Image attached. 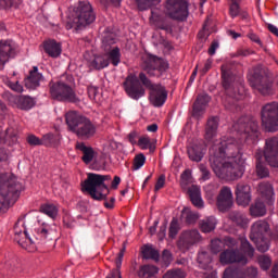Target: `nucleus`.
<instances>
[{
    "label": "nucleus",
    "instance_id": "nucleus-47",
    "mask_svg": "<svg viewBox=\"0 0 278 278\" xmlns=\"http://www.w3.org/2000/svg\"><path fill=\"white\" fill-rule=\"evenodd\" d=\"M109 60L113 66L121 64V49L118 47L109 52Z\"/></svg>",
    "mask_w": 278,
    "mask_h": 278
},
{
    "label": "nucleus",
    "instance_id": "nucleus-8",
    "mask_svg": "<svg viewBox=\"0 0 278 278\" xmlns=\"http://www.w3.org/2000/svg\"><path fill=\"white\" fill-rule=\"evenodd\" d=\"M211 168L218 179L236 181L244 175V160L241 157L239 161L237 159L235 161H225L224 163L213 161Z\"/></svg>",
    "mask_w": 278,
    "mask_h": 278
},
{
    "label": "nucleus",
    "instance_id": "nucleus-17",
    "mask_svg": "<svg viewBox=\"0 0 278 278\" xmlns=\"http://www.w3.org/2000/svg\"><path fill=\"white\" fill-rule=\"evenodd\" d=\"M219 263L222 266H228L229 264H247V256H244L238 248L226 249L219 254Z\"/></svg>",
    "mask_w": 278,
    "mask_h": 278
},
{
    "label": "nucleus",
    "instance_id": "nucleus-18",
    "mask_svg": "<svg viewBox=\"0 0 278 278\" xmlns=\"http://www.w3.org/2000/svg\"><path fill=\"white\" fill-rule=\"evenodd\" d=\"M11 58H16V43L12 40H0V71L5 68Z\"/></svg>",
    "mask_w": 278,
    "mask_h": 278
},
{
    "label": "nucleus",
    "instance_id": "nucleus-11",
    "mask_svg": "<svg viewBox=\"0 0 278 278\" xmlns=\"http://www.w3.org/2000/svg\"><path fill=\"white\" fill-rule=\"evenodd\" d=\"M235 129L238 134L244 136L248 144H257V142H260V136H262V132L260 131V124H257V122L247 121V118L241 117L238 119Z\"/></svg>",
    "mask_w": 278,
    "mask_h": 278
},
{
    "label": "nucleus",
    "instance_id": "nucleus-56",
    "mask_svg": "<svg viewBox=\"0 0 278 278\" xmlns=\"http://www.w3.org/2000/svg\"><path fill=\"white\" fill-rule=\"evenodd\" d=\"M224 247H228V249H238V239L233 237H224Z\"/></svg>",
    "mask_w": 278,
    "mask_h": 278
},
{
    "label": "nucleus",
    "instance_id": "nucleus-55",
    "mask_svg": "<svg viewBox=\"0 0 278 278\" xmlns=\"http://www.w3.org/2000/svg\"><path fill=\"white\" fill-rule=\"evenodd\" d=\"M198 262L199 264H203L204 266H207V264H212V256L207 252H200L198 254Z\"/></svg>",
    "mask_w": 278,
    "mask_h": 278
},
{
    "label": "nucleus",
    "instance_id": "nucleus-64",
    "mask_svg": "<svg viewBox=\"0 0 278 278\" xmlns=\"http://www.w3.org/2000/svg\"><path fill=\"white\" fill-rule=\"evenodd\" d=\"M7 86H9V88H11V90H13L14 92H23V86L18 84V81L16 83H12V81H8Z\"/></svg>",
    "mask_w": 278,
    "mask_h": 278
},
{
    "label": "nucleus",
    "instance_id": "nucleus-27",
    "mask_svg": "<svg viewBox=\"0 0 278 278\" xmlns=\"http://www.w3.org/2000/svg\"><path fill=\"white\" fill-rule=\"evenodd\" d=\"M10 100L14 101L18 110H31L36 102L29 96H10Z\"/></svg>",
    "mask_w": 278,
    "mask_h": 278
},
{
    "label": "nucleus",
    "instance_id": "nucleus-15",
    "mask_svg": "<svg viewBox=\"0 0 278 278\" xmlns=\"http://www.w3.org/2000/svg\"><path fill=\"white\" fill-rule=\"evenodd\" d=\"M199 242H201V233L197 229H191L181 232L177 247L179 251L186 253V251H190V249H192L194 244H199Z\"/></svg>",
    "mask_w": 278,
    "mask_h": 278
},
{
    "label": "nucleus",
    "instance_id": "nucleus-44",
    "mask_svg": "<svg viewBox=\"0 0 278 278\" xmlns=\"http://www.w3.org/2000/svg\"><path fill=\"white\" fill-rule=\"evenodd\" d=\"M252 242H254V244H256V249H257V251H260V253H266V251H268V249H270V240H268L267 237H263L262 239L252 240Z\"/></svg>",
    "mask_w": 278,
    "mask_h": 278
},
{
    "label": "nucleus",
    "instance_id": "nucleus-42",
    "mask_svg": "<svg viewBox=\"0 0 278 278\" xmlns=\"http://www.w3.org/2000/svg\"><path fill=\"white\" fill-rule=\"evenodd\" d=\"M200 229L203 233H210L216 229V222L213 218H206L200 222Z\"/></svg>",
    "mask_w": 278,
    "mask_h": 278
},
{
    "label": "nucleus",
    "instance_id": "nucleus-45",
    "mask_svg": "<svg viewBox=\"0 0 278 278\" xmlns=\"http://www.w3.org/2000/svg\"><path fill=\"white\" fill-rule=\"evenodd\" d=\"M241 251L247 257H253L255 255V248L247 239H241Z\"/></svg>",
    "mask_w": 278,
    "mask_h": 278
},
{
    "label": "nucleus",
    "instance_id": "nucleus-3",
    "mask_svg": "<svg viewBox=\"0 0 278 278\" xmlns=\"http://www.w3.org/2000/svg\"><path fill=\"white\" fill-rule=\"evenodd\" d=\"M65 123L68 131L77 136L79 140H90L97 134V126L90 118L80 115L77 111H70L65 114Z\"/></svg>",
    "mask_w": 278,
    "mask_h": 278
},
{
    "label": "nucleus",
    "instance_id": "nucleus-16",
    "mask_svg": "<svg viewBox=\"0 0 278 278\" xmlns=\"http://www.w3.org/2000/svg\"><path fill=\"white\" fill-rule=\"evenodd\" d=\"M265 162L273 168H278V137L266 139L264 147Z\"/></svg>",
    "mask_w": 278,
    "mask_h": 278
},
{
    "label": "nucleus",
    "instance_id": "nucleus-58",
    "mask_svg": "<svg viewBox=\"0 0 278 278\" xmlns=\"http://www.w3.org/2000/svg\"><path fill=\"white\" fill-rule=\"evenodd\" d=\"M229 12L232 18H236V16L240 14V4H238L236 0H232V3L230 4V8H229Z\"/></svg>",
    "mask_w": 278,
    "mask_h": 278
},
{
    "label": "nucleus",
    "instance_id": "nucleus-12",
    "mask_svg": "<svg viewBox=\"0 0 278 278\" xmlns=\"http://www.w3.org/2000/svg\"><path fill=\"white\" fill-rule=\"evenodd\" d=\"M261 121L266 131H278V102H268L262 106Z\"/></svg>",
    "mask_w": 278,
    "mask_h": 278
},
{
    "label": "nucleus",
    "instance_id": "nucleus-36",
    "mask_svg": "<svg viewBox=\"0 0 278 278\" xmlns=\"http://www.w3.org/2000/svg\"><path fill=\"white\" fill-rule=\"evenodd\" d=\"M247 274H244V270L240 267H227L224 273L222 278H245Z\"/></svg>",
    "mask_w": 278,
    "mask_h": 278
},
{
    "label": "nucleus",
    "instance_id": "nucleus-34",
    "mask_svg": "<svg viewBox=\"0 0 278 278\" xmlns=\"http://www.w3.org/2000/svg\"><path fill=\"white\" fill-rule=\"evenodd\" d=\"M141 253L143 260H153V262H160V251L155 250L153 245H143Z\"/></svg>",
    "mask_w": 278,
    "mask_h": 278
},
{
    "label": "nucleus",
    "instance_id": "nucleus-31",
    "mask_svg": "<svg viewBox=\"0 0 278 278\" xmlns=\"http://www.w3.org/2000/svg\"><path fill=\"white\" fill-rule=\"evenodd\" d=\"M187 153L191 162H201V160H203V156L205 155V152H203V147L199 144H192L191 147H188Z\"/></svg>",
    "mask_w": 278,
    "mask_h": 278
},
{
    "label": "nucleus",
    "instance_id": "nucleus-22",
    "mask_svg": "<svg viewBox=\"0 0 278 278\" xmlns=\"http://www.w3.org/2000/svg\"><path fill=\"white\" fill-rule=\"evenodd\" d=\"M268 231H270V225L266 220H257L251 227L250 240L266 238Z\"/></svg>",
    "mask_w": 278,
    "mask_h": 278
},
{
    "label": "nucleus",
    "instance_id": "nucleus-1",
    "mask_svg": "<svg viewBox=\"0 0 278 278\" xmlns=\"http://www.w3.org/2000/svg\"><path fill=\"white\" fill-rule=\"evenodd\" d=\"M169 67L170 65L168 64V61L151 53L147 54V58L141 64L143 72L139 73V79L142 86L150 90L149 101L154 108H162V105L166 103L168 91L162 84H153L149 77L160 78Z\"/></svg>",
    "mask_w": 278,
    "mask_h": 278
},
{
    "label": "nucleus",
    "instance_id": "nucleus-25",
    "mask_svg": "<svg viewBox=\"0 0 278 278\" xmlns=\"http://www.w3.org/2000/svg\"><path fill=\"white\" fill-rule=\"evenodd\" d=\"M43 51L49 58H60L62 55V45L55 39H49L43 41Z\"/></svg>",
    "mask_w": 278,
    "mask_h": 278
},
{
    "label": "nucleus",
    "instance_id": "nucleus-24",
    "mask_svg": "<svg viewBox=\"0 0 278 278\" xmlns=\"http://www.w3.org/2000/svg\"><path fill=\"white\" fill-rule=\"evenodd\" d=\"M76 151L83 152L81 161L84 164H90L94 161V155H97V152H94V149L90 146H86V142L84 141H77L75 144Z\"/></svg>",
    "mask_w": 278,
    "mask_h": 278
},
{
    "label": "nucleus",
    "instance_id": "nucleus-32",
    "mask_svg": "<svg viewBox=\"0 0 278 278\" xmlns=\"http://www.w3.org/2000/svg\"><path fill=\"white\" fill-rule=\"evenodd\" d=\"M250 214L254 218L266 216V204L262 200H255L250 206Z\"/></svg>",
    "mask_w": 278,
    "mask_h": 278
},
{
    "label": "nucleus",
    "instance_id": "nucleus-37",
    "mask_svg": "<svg viewBox=\"0 0 278 278\" xmlns=\"http://www.w3.org/2000/svg\"><path fill=\"white\" fill-rule=\"evenodd\" d=\"M181 217L185 218L186 225H197V220H199L200 215L197 212H192L190 208L185 207L181 211Z\"/></svg>",
    "mask_w": 278,
    "mask_h": 278
},
{
    "label": "nucleus",
    "instance_id": "nucleus-60",
    "mask_svg": "<svg viewBox=\"0 0 278 278\" xmlns=\"http://www.w3.org/2000/svg\"><path fill=\"white\" fill-rule=\"evenodd\" d=\"M116 42V38L114 34L105 35L102 38V45L103 47H110L111 45H114Z\"/></svg>",
    "mask_w": 278,
    "mask_h": 278
},
{
    "label": "nucleus",
    "instance_id": "nucleus-43",
    "mask_svg": "<svg viewBox=\"0 0 278 278\" xmlns=\"http://www.w3.org/2000/svg\"><path fill=\"white\" fill-rule=\"evenodd\" d=\"M15 242L22 247V249H27L29 244H34V241H31V238H29V235H27V230H24V232L21 236L14 237Z\"/></svg>",
    "mask_w": 278,
    "mask_h": 278
},
{
    "label": "nucleus",
    "instance_id": "nucleus-49",
    "mask_svg": "<svg viewBox=\"0 0 278 278\" xmlns=\"http://www.w3.org/2000/svg\"><path fill=\"white\" fill-rule=\"evenodd\" d=\"M223 249H225V243L223 240L214 239L211 241V253H213V255H218Z\"/></svg>",
    "mask_w": 278,
    "mask_h": 278
},
{
    "label": "nucleus",
    "instance_id": "nucleus-13",
    "mask_svg": "<svg viewBox=\"0 0 278 278\" xmlns=\"http://www.w3.org/2000/svg\"><path fill=\"white\" fill-rule=\"evenodd\" d=\"M165 10L166 16L179 23L188 21V16H190L188 1L186 0H166Z\"/></svg>",
    "mask_w": 278,
    "mask_h": 278
},
{
    "label": "nucleus",
    "instance_id": "nucleus-10",
    "mask_svg": "<svg viewBox=\"0 0 278 278\" xmlns=\"http://www.w3.org/2000/svg\"><path fill=\"white\" fill-rule=\"evenodd\" d=\"M220 71L222 87L227 96L224 100V108L229 112H238V110H240V106L238 105V99H236V88L233 87V81H236V77L227 65H222Z\"/></svg>",
    "mask_w": 278,
    "mask_h": 278
},
{
    "label": "nucleus",
    "instance_id": "nucleus-7",
    "mask_svg": "<svg viewBox=\"0 0 278 278\" xmlns=\"http://www.w3.org/2000/svg\"><path fill=\"white\" fill-rule=\"evenodd\" d=\"M23 185L16 180L14 175L4 173L0 174V213L3 205H14L21 197Z\"/></svg>",
    "mask_w": 278,
    "mask_h": 278
},
{
    "label": "nucleus",
    "instance_id": "nucleus-21",
    "mask_svg": "<svg viewBox=\"0 0 278 278\" xmlns=\"http://www.w3.org/2000/svg\"><path fill=\"white\" fill-rule=\"evenodd\" d=\"M212 101V98L207 93L199 94L193 103L192 116L200 121V118L205 114V108L207 103Z\"/></svg>",
    "mask_w": 278,
    "mask_h": 278
},
{
    "label": "nucleus",
    "instance_id": "nucleus-33",
    "mask_svg": "<svg viewBox=\"0 0 278 278\" xmlns=\"http://www.w3.org/2000/svg\"><path fill=\"white\" fill-rule=\"evenodd\" d=\"M228 218L235 223V225H238V227H247V225H249V218H247V215L239 211H231L228 214Z\"/></svg>",
    "mask_w": 278,
    "mask_h": 278
},
{
    "label": "nucleus",
    "instance_id": "nucleus-46",
    "mask_svg": "<svg viewBox=\"0 0 278 278\" xmlns=\"http://www.w3.org/2000/svg\"><path fill=\"white\" fill-rule=\"evenodd\" d=\"M40 212L46 214L50 218H55L58 216V207L53 204H43L40 206Z\"/></svg>",
    "mask_w": 278,
    "mask_h": 278
},
{
    "label": "nucleus",
    "instance_id": "nucleus-48",
    "mask_svg": "<svg viewBox=\"0 0 278 278\" xmlns=\"http://www.w3.org/2000/svg\"><path fill=\"white\" fill-rule=\"evenodd\" d=\"M179 220L174 217L169 224L168 237L172 240H175V238H177V233H179Z\"/></svg>",
    "mask_w": 278,
    "mask_h": 278
},
{
    "label": "nucleus",
    "instance_id": "nucleus-35",
    "mask_svg": "<svg viewBox=\"0 0 278 278\" xmlns=\"http://www.w3.org/2000/svg\"><path fill=\"white\" fill-rule=\"evenodd\" d=\"M160 273V269L155 265H143L138 271L139 278H151L155 277Z\"/></svg>",
    "mask_w": 278,
    "mask_h": 278
},
{
    "label": "nucleus",
    "instance_id": "nucleus-23",
    "mask_svg": "<svg viewBox=\"0 0 278 278\" xmlns=\"http://www.w3.org/2000/svg\"><path fill=\"white\" fill-rule=\"evenodd\" d=\"M42 74L38 72V66H34L33 70L29 71V75L24 79V86L28 90H36V88L40 87V81H42Z\"/></svg>",
    "mask_w": 278,
    "mask_h": 278
},
{
    "label": "nucleus",
    "instance_id": "nucleus-59",
    "mask_svg": "<svg viewBox=\"0 0 278 278\" xmlns=\"http://www.w3.org/2000/svg\"><path fill=\"white\" fill-rule=\"evenodd\" d=\"M161 258L165 266H168L170 262H173V253H170L168 250H163Z\"/></svg>",
    "mask_w": 278,
    "mask_h": 278
},
{
    "label": "nucleus",
    "instance_id": "nucleus-30",
    "mask_svg": "<svg viewBox=\"0 0 278 278\" xmlns=\"http://www.w3.org/2000/svg\"><path fill=\"white\" fill-rule=\"evenodd\" d=\"M258 192L262 199H265L267 203H273V201H275V191L273 190V185L269 182H261L258 185Z\"/></svg>",
    "mask_w": 278,
    "mask_h": 278
},
{
    "label": "nucleus",
    "instance_id": "nucleus-26",
    "mask_svg": "<svg viewBox=\"0 0 278 278\" xmlns=\"http://www.w3.org/2000/svg\"><path fill=\"white\" fill-rule=\"evenodd\" d=\"M0 142L2 144H9V147L16 144L18 142V130L9 127L5 131H0Z\"/></svg>",
    "mask_w": 278,
    "mask_h": 278
},
{
    "label": "nucleus",
    "instance_id": "nucleus-9",
    "mask_svg": "<svg viewBox=\"0 0 278 278\" xmlns=\"http://www.w3.org/2000/svg\"><path fill=\"white\" fill-rule=\"evenodd\" d=\"M249 84L253 90H256L263 97L275 94V83L273 81L270 71L266 67L254 68L253 74L249 78Z\"/></svg>",
    "mask_w": 278,
    "mask_h": 278
},
{
    "label": "nucleus",
    "instance_id": "nucleus-50",
    "mask_svg": "<svg viewBox=\"0 0 278 278\" xmlns=\"http://www.w3.org/2000/svg\"><path fill=\"white\" fill-rule=\"evenodd\" d=\"M23 220H25V215L20 217L14 225V238L27 231V229L25 228V223Z\"/></svg>",
    "mask_w": 278,
    "mask_h": 278
},
{
    "label": "nucleus",
    "instance_id": "nucleus-2",
    "mask_svg": "<svg viewBox=\"0 0 278 278\" xmlns=\"http://www.w3.org/2000/svg\"><path fill=\"white\" fill-rule=\"evenodd\" d=\"M210 165L214 166V162L217 164H225L227 162L236 161L240 162L242 157V152H240V146L236 143L233 139L222 140L217 143H214L210 149Z\"/></svg>",
    "mask_w": 278,
    "mask_h": 278
},
{
    "label": "nucleus",
    "instance_id": "nucleus-14",
    "mask_svg": "<svg viewBox=\"0 0 278 278\" xmlns=\"http://www.w3.org/2000/svg\"><path fill=\"white\" fill-rule=\"evenodd\" d=\"M123 87L127 97L134 99V101L142 99L147 94L144 85L140 81V76H136V74H129L123 83Z\"/></svg>",
    "mask_w": 278,
    "mask_h": 278
},
{
    "label": "nucleus",
    "instance_id": "nucleus-40",
    "mask_svg": "<svg viewBox=\"0 0 278 278\" xmlns=\"http://www.w3.org/2000/svg\"><path fill=\"white\" fill-rule=\"evenodd\" d=\"M256 175L260 179H266V177L270 176V170L266 163L262 162L260 157L256 159Z\"/></svg>",
    "mask_w": 278,
    "mask_h": 278
},
{
    "label": "nucleus",
    "instance_id": "nucleus-62",
    "mask_svg": "<svg viewBox=\"0 0 278 278\" xmlns=\"http://www.w3.org/2000/svg\"><path fill=\"white\" fill-rule=\"evenodd\" d=\"M150 142H151V139L149 137H141L138 140V147H140V149L147 150L149 149Z\"/></svg>",
    "mask_w": 278,
    "mask_h": 278
},
{
    "label": "nucleus",
    "instance_id": "nucleus-41",
    "mask_svg": "<svg viewBox=\"0 0 278 278\" xmlns=\"http://www.w3.org/2000/svg\"><path fill=\"white\" fill-rule=\"evenodd\" d=\"M60 135H53L51 132L42 136L45 147H58L60 144Z\"/></svg>",
    "mask_w": 278,
    "mask_h": 278
},
{
    "label": "nucleus",
    "instance_id": "nucleus-4",
    "mask_svg": "<svg viewBox=\"0 0 278 278\" xmlns=\"http://www.w3.org/2000/svg\"><path fill=\"white\" fill-rule=\"evenodd\" d=\"M97 21V14L92 9V4L88 1H79L78 5L67 15L65 27L66 29H76L79 31L86 29L88 25Z\"/></svg>",
    "mask_w": 278,
    "mask_h": 278
},
{
    "label": "nucleus",
    "instance_id": "nucleus-52",
    "mask_svg": "<svg viewBox=\"0 0 278 278\" xmlns=\"http://www.w3.org/2000/svg\"><path fill=\"white\" fill-rule=\"evenodd\" d=\"M21 0H0L1 10H10V8H18Z\"/></svg>",
    "mask_w": 278,
    "mask_h": 278
},
{
    "label": "nucleus",
    "instance_id": "nucleus-63",
    "mask_svg": "<svg viewBox=\"0 0 278 278\" xmlns=\"http://www.w3.org/2000/svg\"><path fill=\"white\" fill-rule=\"evenodd\" d=\"M167 226H168V222H165L162 224V226L160 227V230L157 232V238L159 240H164V238H166V229H167Z\"/></svg>",
    "mask_w": 278,
    "mask_h": 278
},
{
    "label": "nucleus",
    "instance_id": "nucleus-29",
    "mask_svg": "<svg viewBox=\"0 0 278 278\" xmlns=\"http://www.w3.org/2000/svg\"><path fill=\"white\" fill-rule=\"evenodd\" d=\"M190 201L194 207L201 210L203 207V199L201 198V189L197 185H192L188 189Z\"/></svg>",
    "mask_w": 278,
    "mask_h": 278
},
{
    "label": "nucleus",
    "instance_id": "nucleus-61",
    "mask_svg": "<svg viewBox=\"0 0 278 278\" xmlns=\"http://www.w3.org/2000/svg\"><path fill=\"white\" fill-rule=\"evenodd\" d=\"M37 233L43 239H47L49 236V225L42 224L39 228H37Z\"/></svg>",
    "mask_w": 278,
    "mask_h": 278
},
{
    "label": "nucleus",
    "instance_id": "nucleus-38",
    "mask_svg": "<svg viewBox=\"0 0 278 278\" xmlns=\"http://www.w3.org/2000/svg\"><path fill=\"white\" fill-rule=\"evenodd\" d=\"M135 3L139 12H144L151 10V8H155V5H160L162 0H135Z\"/></svg>",
    "mask_w": 278,
    "mask_h": 278
},
{
    "label": "nucleus",
    "instance_id": "nucleus-51",
    "mask_svg": "<svg viewBox=\"0 0 278 278\" xmlns=\"http://www.w3.org/2000/svg\"><path fill=\"white\" fill-rule=\"evenodd\" d=\"M258 266L262 270H268L273 266V260L268 255L258 256Z\"/></svg>",
    "mask_w": 278,
    "mask_h": 278
},
{
    "label": "nucleus",
    "instance_id": "nucleus-28",
    "mask_svg": "<svg viewBox=\"0 0 278 278\" xmlns=\"http://www.w3.org/2000/svg\"><path fill=\"white\" fill-rule=\"evenodd\" d=\"M216 134H218V117H211L205 125L204 138L210 142L216 138Z\"/></svg>",
    "mask_w": 278,
    "mask_h": 278
},
{
    "label": "nucleus",
    "instance_id": "nucleus-57",
    "mask_svg": "<svg viewBox=\"0 0 278 278\" xmlns=\"http://www.w3.org/2000/svg\"><path fill=\"white\" fill-rule=\"evenodd\" d=\"M26 140L30 147H41L43 144L42 138L40 139L36 135H28Z\"/></svg>",
    "mask_w": 278,
    "mask_h": 278
},
{
    "label": "nucleus",
    "instance_id": "nucleus-19",
    "mask_svg": "<svg viewBox=\"0 0 278 278\" xmlns=\"http://www.w3.org/2000/svg\"><path fill=\"white\" fill-rule=\"evenodd\" d=\"M217 210L220 212H229L230 207H233V193H231V188L223 187L219 190L216 200Z\"/></svg>",
    "mask_w": 278,
    "mask_h": 278
},
{
    "label": "nucleus",
    "instance_id": "nucleus-6",
    "mask_svg": "<svg viewBox=\"0 0 278 278\" xmlns=\"http://www.w3.org/2000/svg\"><path fill=\"white\" fill-rule=\"evenodd\" d=\"M66 79V80H64ZM73 76L63 75V79L59 81L51 80L49 83V92L53 101H61L62 103H79V97L73 89Z\"/></svg>",
    "mask_w": 278,
    "mask_h": 278
},
{
    "label": "nucleus",
    "instance_id": "nucleus-54",
    "mask_svg": "<svg viewBox=\"0 0 278 278\" xmlns=\"http://www.w3.org/2000/svg\"><path fill=\"white\" fill-rule=\"evenodd\" d=\"M162 278H186V273L181 269L167 270Z\"/></svg>",
    "mask_w": 278,
    "mask_h": 278
},
{
    "label": "nucleus",
    "instance_id": "nucleus-20",
    "mask_svg": "<svg viewBox=\"0 0 278 278\" xmlns=\"http://www.w3.org/2000/svg\"><path fill=\"white\" fill-rule=\"evenodd\" d=\"M235 194H236V201L238 205H242L243 207H247L249 203H251V199H252L251 186L244 182L237 184Z\"/></svg>",
    "mask_w": 278,
    "mask_h": 278
},
{
    "label": "nucleus",
    "instance_id": "nucleus-39",
    "mask_svg": "<svg viewBox=\"0 0 278 278\" xmlns=\"http://www.w3.org/2000/svg\"><path fill=\"white\" fill-rule=\"evenodd\" d=\"M106 66H110V60L105 59L102 55L94 56L93 60L90 62V67L94 68L96 71H101L103 68H106Z\"/></svg>",
    "mask_w": 278,
    "mask_h": 278
},
{
    "label": "nucleus",
    "instance_id": "nucleus-53",
    "mask_svg": "<svg viewBox=\"0 0 278 278\" xmlns=\"http://www.w3.org/2000/svg\"><path fill=\"white\" fill-rule=\"evenodd\" d=\"M144 162H147V156L142 153L137 154L134 159L132 170H139V168H142V166H144Z\"/></svg>",
    "mask_w": 278,
    "mask_h": 278
},
{
    "label": "nucleus",
    "instance_id": "nucleus-5",
    "mask_svg": "<svg viewBox=\"0 0 278 278\" xmlns=\"http://www.w3.org/2000/svg\"><path fill=\"white\" fill-rule=\"evenodd\" d=\"M112 176L89 173L87 179L81 182V191L88 192L89 197L93 201H108V194H110V188L105 185V181H110Z\"/></svg>",
    "mask_w": 278,
    "mask_h": 278
}]
</instances>
